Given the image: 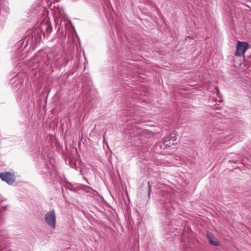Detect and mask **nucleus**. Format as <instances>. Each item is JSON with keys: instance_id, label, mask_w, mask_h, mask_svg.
I'll use <instances>...</instances> for the list:
<instances>
[{"instance_id": "nucleus-1", "label": "nucleus", "mask_w": 251, "mask_h": 251, "mask_svg": "<svg viewBox=\"0 0 251 251\" xmlns=\"http://www.w3.org/2000/svg\"><path fill=\"white\" fill-rule=\"evenodd\" d=\"M56 214L54 210L48 212L45 215V220L46 223L53 229L56 228Z\"/></svg>"}, {"instance_id": "nucleus-2", "label": "nucleus", "mask_w": 251, "mask_h": 251, "mask_svg": "<svg viewBox=\"0 0 251 251\" xmlns=\"http://www.w3.org/2000/svg\"><path fill=\"white\" fill-rule=\"evenodd\" d=\"M248 49V44L246 42H239L236 45V55L241 56L244 54Z\"/></svg>"}, {"instance_id": "nucleus-3", "label": "nucleus", "mask_w": 251, "mask_h": 251, "mask_svg": "<svg viewBox=\"0 0 251 251\" xmlns=\"http://www.w3.org/2000/svg\"><path fill=\"white\" fill-rule=\"evenodd\" d=\"M0 178L9 184H11L15 181L14 175L8 172L0 173Z\"/></svg>"}, {"instance_id": "nucleus-4", "label": "nucleus", "mask_w": 251, "mask_h": 251, "mask_svg": "<svg viewBox=\"0 0 251 251\" xmlns=\"http://www.w3.org/2000/svg\"><path fill=\"white\" fill-rule=\"evenodd\" d=\"M207 236L208 241L211 244L215 246H218L220 245L219 242L214 237L209 234H207Z\"/></svg>"}, {"instance_id": "nucleus-5", "label": "nucleus", "mask_w": 251, "mask_h": 251, "mask_svg": "<svg viewBox=\"0 0 251 251\" xmlns=\"http://www.w3.org/2000/svg\"><path fill=\"white\" fill-rule=\"evenodd\" d=\"M169 141H170L169 137H166L164 140V142H163L164 145L166 147H171V143Z\"/></svg>"}, {"instance_id": "nucleus-6", "label": "nucleus", "mask_w": 251, "mask_h": 251, "mask_svg": "<svg viewBox=\"0 0 251 251\" xmlns=\"http://www.w3.org/2000/svg\"><path fill=\"white\" fill-rule=\"evenodd\" d=\"M176 134L175 133H173L171 134V137H169L170 138V141L171 140L172 141H175L176 140Z\"/></svg>"}, {"instance_id": "nucleus-7", "label": "nucleus", "mask_w": 251, "mask_h": 251, "mask_svg": "<svg viewBox=\"0 0 251 251\" xmlns=\"http://www.w3.org/2000/svg\"><path fill=\"white\" fill-rule=\"evenodd\" d=\"M148 188H149L148 194L149 197H150V195H151V187L149 181L148 182Z\"/></svg>"}]
</instances>
